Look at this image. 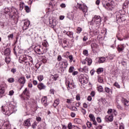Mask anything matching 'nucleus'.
Wrapping results in <instances>:
<instances>
[{"mask_svg": "<svg viewBox=\"0 0 129 129\" xmlns=\"http://www.w3.org/2000/svg\"><path fill=\"white\" fill-rule=\"evenodd\" d=\"M1 110L4 114L9 116L13 113L14 111H17V108L16 106L11 103L7 106H2L1 107Z\"/></svg>", "mask_w": 129, "mask_h": 129, "instance_id": "nucleus-1", "label": "nucleus"}, {"mask_svg": "<svg viewBox=\"0 0 129 129\" xmlns=\"http://www.w3.org/2000/svg\"><path fill=\"white\" fill-rule=\"evenodd\" d=\"M25 63H28V64H33V58H32L30 56L24 55H21L19 57V62L20 63H23L25 62Z\"/></svg>", "mask_w": 129, "mask_h": 129, "instance_id": "nucleus-2", "label": "nucleus"}, {"mask_svg": "<svg viewBox=\"0 0 129 129\" xmlns=\"http://www.w3.org/2000/svg\"><path fill=\"white\" fill-rule=\"evenodd\" d=\"M77 8L81 11L84 14H86L88 12V7L85 4L77 3Z\"/></svg>", "mask_w": 129, "mask_h": 129, "instance_id": "nucleus-3", "label": "nucleus"}, {"mask_svg": "<svg viewBox=\"0 0 129 129\" xmlns=\"http://www.w3.org/2000/svg\"><path fill=\"white\" fill-rule=\"evenodd\" d=\"M101 23V17L99 16H95L94 17L92 20L90 25L91 26H93L94 24H96V25H98L100 24Z\"/></svg>", "mask_w": 129, "mask_h": 129, "instance_id": "nucleus-4", "label": "nucleus"}, {"mask_svg": "<svg viewBox=\"0 0 129 129\" xmlns=\"http://www.w3.org/2000/svg\"><path fill=\"white\" fill-rule=\"evenodd\" d=\"M42 49H43V47L40 45H36L34 47V51L39 55L44 54V51L42 50Z\"/></svg>", "mask_w": 129, "mask_h": 129, "instance_id": "nucleus-5", "label": "nucleus"}, {"mask_svg": "<svg viewBox=\"0 0 129 129\" xmlns=\"http://www.w3.org/2000/svg\"><path fill=\"white\" fill-rule=\"evenodd\" d=\"M80 82L81 84H87L88 83V76L86 75L81 76L80 78Z\"/></svg>", "mask_w": 129, "mask_h": 129, "instance_id": "nucleus-6", "label": "nucleus"}, {"mask_svg": "<svg viewBox=\"0 0 129 129\" xmlns=\"http://www.w3.org/2000/svg\"><path fill=\"white\" fill-rule=\"evenodd\" d=\"M68 66V62L67 61H61L59 62V67L61 72H64V69Z\"/></svg>", "mask_w": 129, "mask_h": 129, "instance_id": "nucleus-7", "label": "nucleus"}, {"mask_svg": "<svg viewBox=\"0 0 129 129\" xmlns=\"http://www.w3.org/2000/svg\"><path fill=\"white\" fill-rule=\"evenodd\" d=\"M66 84L67 86H68V89L69 90L70 89H74L76 87L75 84L73 82H70L69 81H66Z\"/></svg>", "mask_w": 129, "mask_h": 129, "instance_id": "nucleus-8", "label": "nucleus"}, {"mask_svg": "<svg viewBox=\"0 0 129 129\" xmlns=\"http://www.w3.org/2000/svg\"><path fill=\"white\" fill-rule=\"evenodd\" d=\"M115 15L116 21H118V20H121L122 22H123V21H125V19L123 18V15H121V14H120V12H117L115 13Z\"/></svg>", "mask_w": 129, "mask_h": 129, "instance_id": "nucleus-9", "label": "nucleus"}, {"mask_svg": "<svg viewBox=\"0 0 129 129\" xmlns=\"http://www.w3.org/2000/svg\"><path fill=\"white\" fill-rule=\"evenodd\" d=\"M24 25L23 26V30H27L28 28H29V26H30V21L28 20H25L23 21Z\"/></svg>", "mask_w": 129, "mask_h": 129, "instance_id": "nucleus-10", "label": "nucleus"}, {"mask_svg": "<svg viewBox=\"0 0 129 129\" xmlns=\"http://www.w3.org/2000/svg\"><path fill=\"white\" fill-rule=\"evenodd\" d=\"M89 117H90V120L93 121V124L94 125H96L97 124V122H96V120H95V116H94V115L93 114H90L89 115Z\"/></svg>", "mask_w": 129, "mask_h": 129, "instance_id": "nucleus-11", "label": "nucleus"}, {"mask_svg": "<svg viewBox=\"0 0 129 129\" xmlns=\"http://www.w3.org/2000/svg\"><path fill=\"white\" fill-rule=\"evenodd\" d=\"M48 99L46 96L43 97L42 99H41V103L44 105V106H47L48 105Z\"/></svg>", "mask_w": 129, "mask_h": 129, "instance_id": "nucleus-12", "label": "nucleus"}, {"mask_svg": "<svg viewBox=\"0 0 129 129\" xmlns=\"http://www.w3.org/2000/svg\"><path fill=\"white\" fill-rule=\"evenodd\" d=\"M18 82L20 84H22V85H25V84L26 83V78L25 77H21L19 78L18 79Z\"/></svg>", "mask_w": 129, "mask_h": 129, "instance_id": "nucleus-13", "label": "nucleus"}, {"mask_svg": "<svg viewBox=\"0 0 129 129\" xmlns=\"http://www.w3.org/2000/svg\"><path fill=\"white\" fill-rule=\"evenodd\" d=\"M23 94L26 95V100H29V99H30V94L29 93V91H28V88H25V89L23 91Z\"/></svg>", "mask_w": 129, "mask_h": 129, "instance_id": "nucleus-14", "label": "nucleus"}, {"mask_svg": "<svg viewBox=\"0 0 129 129\" xmlns=\"http://www.w3.org/2000/svg\"><path fill=\"white\" fill-rule=\"evenodd\" d=\"M112 3L113 2H111L110 3H108L105 4H103V6L106 9V10H108L109 8L110 9V7L111 8H113Z\"/></svg>", "mask_w": 129, "mask_h": 129, "instance_id": "nucleus-15", "label": "nucleus"}, {"mask_svg": "<svg viewBox=\"0 0 129 129\" xmlns=\"http://www.w3.org/2000/svg\"><path fill=\"white\" fill-rule=\"evenodd\" d=\"M37 87L39 90H42L46 88V86L43 83H39L37 85Z\"/></svg>", "mask_w": 129, "mask_h": 129, "instance_id": "nucleus-16", "label": "nucleus"}, {"mask_svg": "<svg viewBox=\"0 0 129 129\" xmlns=\"http://www.w3.org/2000/svg\"><path fill=\"white\" fill-rule=\"evenodd\" d=\"M60 45L64 49H65V48H67V47H69V45H68V43L67 42V39L64 38L63 41V43Z\"/></svg>", "mask_w": 129, "mask_h": 129, "instance_id": "nucleus-17", "label": "nucleus"}, {"mask_svg": "<svg viewBox=\"0 0 129 129\" xmlns=\"http://www.w3.org/2000/svg\"><path fill=\"white\" fill-rule=\"evenodd\" d=\"M79 70L81 72H85V73H88V67L85 66L83 68H80Z\"/></svg>", "mask_w": 129, "mask_h": 129, "instance_id": "nucleus-18", "label": "nucleus"}, {"mask_svg": "<svg viewBox=\"0 0 129 129\" xmlns=\"http://www.w3.org/2000/svg\"><path fill=\"white\" fill-rule=\"evenodd\" d=\"M67 18L69 19V20H73L74 19V13L71 12L68 13Z\"/></svg>", "mask_w": 129, "mask_h": 129, "instance_id": "nucleus-19", "label": "nucleus"}, {"mask_svg": "<svg viewBox=\"0 0 129 129\" xmlns=\"http://www.w3.org/2000/svg\"><path fill=\"white\" fill-rule=\"evenodd\" d=\"M117 49L118 52H122L124 50V44H122L118 45Z\"/></svg>", "mask_w": 129, "mask_h": 129, "instance_id": "nucleus-20", "label": "nucleus"}, {"mask_svg": "<svg viewBox=\"0 0 129 129\" xmlns=\"http://www.w3.org/2000/svg\"><path fill=\"white\" fill-rule=\"evenodd\" d=\"M105 120L106 121H110L111 122L113 120V116L110 115V116H106L105 117Z\"/></svg>", "mask_w": 129, "mask_h": 129, "instance_id": "nucleus-21", "label": "nucleus"}, {"mask_svg": "<svg viewBox=\"0 0 129 129\" xmlns=\"http://www.w3.org/2000/svg\"><path fill=\"white\" fill-rule=\"evenodd\" d=\"M24 125L25 126H27V127H29V126H31V121L29 119H27L24 121Z\"/></svg>", "mask_w": 129, "mask_h": 129, "instance_id": "nucleus-22", "label": "nucleus"}, {"mask_svg": "<svg viewBox=\"0 0 129 129\" xmlns=\"http://www.w3.org/2000/svg\"><path fill=\"white\" fill-rule=\"evenodd\" d=\"M121 101L122 103H123L124 105H126V106H129V101L126 100L125 98H122L121 99Z\"/></svg>", "mask_w": 129, "mask_h": 129, "instance_id": "nucleus-23", "label": "nucleus"}, {"mask_svg": "<svg viewBox=\"0 0 129 129\" xmlns=\"http://www.w3.org/2000/svg\"><path fill=\"white\" fill-rule=\"evenodd\" d=\"M51 78L54 80V81H56V80H57L58 79V78H59V75L56 74L55 75H52L51 76Z\"/></svg>", "mask_w": 129, "mask_h": 129, "instance_id": "nucleus-24", "label": "nucleus"}, {"mask_svg": "<svg viewBox=\"0 0 129 129\" xmlns=\"http://www.w3.org/2000/svg\"><path fill=\"white\" fill-rule=\"evenodd\" d=\"M90 34L91 36H96V35H98V34H99V32L98 30H94L93 32H90Z\"/></svg>", "mask_w": 129, "mask_h": 129, "instance_id": "nucleus-25", "label": "nucleus"}, {"mask_svg": "<svg viewBox=\"0 0 129 129\" xmlns=\"http://www.w3.org/2000/svg\"><path fill=\"white\" fill-rule=\"evenodd\" d=\"M33 34V30H27L25 32V35L26 36H32V34Z\"/></svg>", "mask_w": 129, "mask_h": 129, "instance_id": "nucleus-26", "label": "nucleus"}, {"mask_svg": "<svg viewBox=\"0 0 129 129\" xmlns=\"http://www.w3.org/2000/svg\"><path fill=\"white\" fill-rule=\"evenodd\" d=\"M60 103V100H59V99H56L53 103V106L54 107H56L57 106H58V105H59V104Z\"/></svg>", "mask_w": 129, "mask_h": 129, "instance_id": "nucleus-27", "label": "nucleus"}, {"mask_svg": "<svg viewBox=\"0 0 129 129\" xmlns=\"http://www.w3.org/2000/svg\"><path fill=\"white\" fill-rule=\"evenodd\" d=\"M105 60H106V59L104 57H101L98 58L99 63H104V62H105Z\"/></svg>", "mask_w": 129, "mask_h": 129, "instance_id": "nucleus-28", "label": "nucleus"}, {"mask_svg": "<svg viewBox=\"0 0 129 129\" xmlns=\"http://www.w3.org/2000/svg\"><path fill=\"white\" fill-rule=\"evenodd\" d=\"M85 61L87 62L89 66H90V64L92 63V59L89 57L86 58Z\"/></svg>", "mask_w": 129, "mask_h": 129, "instance_id": "nucleus-29", "label": "nucleus"}, {"mask_svg": "<svg viewBox=\"0 0 129 129\" xmlns=\"http://www.w3.org/2000/svg\"><path fill=\"white\" fill-rule=\"evenodd\" d=\"M67 35L70 38H74L73 36V35H74V33L72 31H68L67 32Z\"/></svg>", "mask_w": 129, "mask_h": 129, "instance_id": "nucleus-30", "label": "nucleus"}, {"mask_svg": "<svg viewBox=\"0 0 129 129\" xmlns=\"http://www.w3.org/2000/svg\"><path fill=\"white\" fill-rule=\"evenodd\" d=\"M37 79L39 82L43 81V80H44V76L40 75L37 76Z\"/></svg>", "mask_w": 129, "mask_h": 129, "instance_id": "nucleus-31", "label": "nucleus"}, {"mask_svg": "<svg viewBox=\"0 0 129 129\" xmlns=\"http://www.w3.org/2000/svg\"><path fill=\"white\" fill-rule=\"evenodd\" d=\"M20 9L22 11L24 9V8H25V3H24L23 2H21L20 3L19 5Z\"/></svg>", "mask_w": 129, "mask_h": 129, "instance_id": "nucleus-32", "label": "nucleus"}, {"mask_svg": "<svg viewBox=\"0 0 129 129\" xmlns=\"http://www.w3.org/2000/svg\"><path fill=\"white\" fill-rule=\"evenodd\" d=\"M98 91L99 92H102L103 91V87L101 86H99L97 87Z\"/></svg>", "mask_w": 129, "mask_h": 129, "instance_id": "nucleus-33", "label": "nucleus"}, {"mask_svg": "<svg viewBox=\"0 0 129 129\" xmlns=\"http://www.w3.org/2000/svg\"><path fill=\"white\" fill-rule=\"evenodd\" d=\"M103 72V68H99L97 70V73L98 74H100V73H102Z\"/></svg>", "mask_w": 129, "mask_h": 129, "instance_id": "nucleus-34", "label": "nucleus"}, {"mask_svg": "<svg viewBox=\"0 0 129 129\" xmlns=\"http://www.w3.org/2000/svg\"><path fill=\"white\" fill-rule=\"evenodd\" d=\"M5 62H6L7 64H9V63L11 62V58H10L9 56L6 57L5 58Z\"/></svg>", "mask_w": 129, "mask_h": 129, "instance_id": "nucleus-35", "label": "nucleus"}, {"mask_svg": "<svg viewBox=\"0 0 129 129\" xmlns=\"http://www.w3.org/2000/svg\"><path fill=\"white\" fill-rule=\"evenodd\" d=\"M91 46L92 49H95V48H97V44L95 43H92Z\"/></svg>", "mask_w": 129, "mask_h": 129, "instance_id": "nucleus-36", "label": "nucleus"}, {"mask_svg": "<svg viewBox=\"0 0 129 129\" xmlns=\"http://www.w3.org/2000/svg\"><path fill=\"white\" fill-rule=\"evenodd\" d=\"M10 12H11V9H10L8 8H6L4 9V13H5V14H8V13H10Z\"/></svg>", "mask_w": 129, "mask_h": 129, "instance_id": "nucleus-37", "label": "nucleus"}, {"mask_svg": "<svg viewBox=\"0 0 129 129\" xmlns=\"http://www.w3.org/2000/svg\"><path fill=\"white\" fill-rule=\"evenodd\" d=\"M74 71V67L71 66L69 70V73H73V71Z\"/></svg>", "mask_w": 129, "mask_h": 129, "instance_id": "nucleus-38", "label": "nucleus"}, {"mask_svg": "<svg viewBox=\"0 0 129 129\" xmlns=\"http://www.w3.org/2000/svg\"><path fill=\"white\" fill-rule=\"evenodd\" d=\"M82 32V28L81 27H78L77 28V34H80Z\"/></svg>", "mask_w": 129, "mask_h": 129, "instance_id": "nucleus-39", "label": "nucleus"}, {"mask_svg": "<svg viewBox=\"0 0 129 129\" xmlns=\"http://www.w3.org/2000/svg\"><path fill=\"white\" fill-rule=\"evenodd\" d=\"M42 45L43 47H45L47 48V47L49 46V44H48V42L45 41L44 42L42 43Z\"/></svg>", "mask_w": 129, "mask_h": 129, "instance_id": "nucleus-40", "label": "nucleus"}, {"mask_svg": "<svg viewBox=\"0 0 129 129\" xmlns=\"http://www.w3.org/2000/svg\"><path fill=\"white\" fill-rule=\"evenodd\" d=\"M5 92L6 91H0V97H4L5 96Z\"/></svg>", "mask_w": 129, "mask_h": 129, "instance_id": "nucleus-41", "label": "nucleus"}, {"mask_svg": "<svg viewBox=\"0 0 129 129\" xmlns=\"http://www.w3.org/2000/svg\"><path fill=\"white\" fill-rule=\"evenodd\" d=\"M25 10L26 13H30V7H29V6H25Z\"/></svg>", "mask_w": 129, "mask_h": 129, "instance_id": "nucleus-42", "label": "nucleus"}, {"mask_svg": "<svg viewBox=\"0 0 129 129\" xmlns=\"http://www.w3.org/2000/svg\"><path fill=\"white\" fill-rule=\"evenodd\" d=\"M113 86L116 87V88H120V86L117 82H115L113 84Z\"/></svg>", "mask_w": 129, "mask_h": 129, "instance_id": "nucleus-43", "label": "nucleus"}, {"mask_svg": "<svg viewBox=\"0 0 129 129\" xmlns=\"http://www.w3.org/2000/svg\"><path fill=\"white\" fill-rule=\"evenodd\" d=\"M105 91L107 93H109L110 92H111V89H109L108 87H106L105 88Z\"/></svg>", "mask_w": 129, "mask_h": 129, "instance_id": "nucleus-44", "label": "nucleus"}, {"mask_svg": "<svg viewBox=\"0 0 129 129\" xmlns=\"http://www.w3.org/2000/svg\"><path fill=\"white\" fill-rule=\"evenodd\" d=\"M8 81L10 83H13V82H15V79H14L13 78H11L8 79Z\"/></svg>", "mask_w": 129, "mask_h": 129, "instance_id": "nucleus-45", "label": "nucleus"}, {"mask_svg": "<svg viewBox=\"0 0 129 129\" xmlns=\"http://www.w3.org/2000/svg\"><path fill=\"white\" fill-rule=\"evenodd\" d=\"M98 82H99L100 83H102L103 82V79L100 77H98Z\"/></svg>", "mask_w": 129, "mask_h": 129, "instance_id": "nucleus-46", "label": "nucleus"}, {"mask_svg": "<svg viewBox=\"0 0 129 129\" xmlns=\"http://www.w3.org/2000/svg\"><path fill=\"white\" fill-rule=\"evenodd\" d=\"M11 10H12L11 13H13V14H16V13L18 12L17 9H16V8H11Z\"/></svg>", "mask_w": 129, "mask_h": 129, "instance_id": "nucleus-47", "label": "nucleus"}, {"mask_svg": "<svg viewBox=\"0 0 129 129\" xmlns=\"http://www.w3.org/2000/svg\"><path fill=\"white\" fill-rule=\"evenodd\" d=\"M0 91H6L5 86L3 84L0 85Z\"/></svg>", "mask_w": 129, "mask_h": 129, "instance_id": "nucleus-48", "label": "nucleus"}, {"mask_svg": "<svg viewBox=\"0 0 129 129\" xmlns=\"http://www.w3.org/2000/svg\"><path fill=\"white\" fill-rule=\"evenodd\" d=\"M5 55H10V50L8 49H6L4 51Z\"/></svg>", "mask_w": 129, "mask_h": 129, "instance_id": "nucleus-49", "label": "nucleus"}, {"mask_svg": "<svg viewBox=\"0 0 129 129\" xmlns=\"http://www.w3.org/2000/svg\"><path fill=\"white\" fill-rule=\"evenodd\" d=\"M87 125L88 126V127H91V126H92V123H91V122H89V121H88L87 122Z\"/></svg>", "mask_w": 129, "mask_h": 129, "instance_id": "nucleus-50", "label": "nucleus"}, {"mask_svg": "<svg viewBox=\"0 0 129 129\" xmlns=\"http://www.w3.org/2000/svg\"><path fill=\"white\" fill-rule=\"evenodd\" d=\"M69 58L70 59V63L72 62V61H73V56L72 55H71L69 56Z\"/></svg>", "mask_w": 129, "mask_h": 129, "instance_id": "nucleus-51", "label": "nucleus"}, {"mask_svg": "<svg viewBox=\"0 0 129 129\" xmlns=\"http://www.w3.org/2000/svg\"><path fill=\"white\" fill-rule=\"evenodd\" d=\"M83 54L85 56H88V51H87V50H84L83 51Z\"/></svg>", "mask_w": 129, "mask_h": 129, "instance_id": "nucleus-52", "label": "nucleus"}, {"mask_svg": "<svg viewBox=\"0 0 129 129\" xmlns=\"http://www.w3.org/2000/svg\"><path fill=\"white\" fill-rule=\"evenodd\" d=\"M14 93H15V91H14V90H11L9 92V95H10V96H12V95H14Z\"/></svg>", "mask_w": 129, "mask_h": 129, "instance_id": "nucleus-53", "label": "nucleus"}, {"mask_svg": "<svg viewBox=\"0 0 129 129\" xmlns=\"http://www.w3.org/2000/svg\"><path fill=\"white\" fill-rule=\"evenodd\" d=\"M32 83L35 86H36V85H38V81L37 80H33Z\"/></svg>", "mask_w": 129, "mask_h": 129, "instance_id": "nucleus-54", "label": "nucleus"}, {"mask_svg": "<svg viewBox=\"0 0 129 129\" xmlns=\"http://www.w3.org/2000/svg\"><path fill=\"white\" fill-rule=\"evenodd\" d=\"M71 110H74L75 111H77L78 109L75 106H72V108H71Z\"/></svg>", "mask_w": 129, "mask_h": 129, "instance_id": "nucleus-55", "label": "nucleus"}, {"mask_svg": "<svg viewBox=\"0 0 129 129\" xmlns=\"http://www.w3.org/2000/svg\"><path fill=\"white\" fill-rule=\"evenodd\" d=\"M114 57H115V55H114L113 54H111L109 56V59L110 60H113V59H114Z\"/></svg>", "mask_w": 129, "mask_h": 129, "instance_id": "nucleus-56", "label": "nucleus"}, {"mask_svg": "<svg viewBox=\"0 0 129 129\" xmlns=\"http://www.w3.org/2000/svg\"><path fill=\"white\" fill-rule=\"evenodd\" d=\"M11 72L12 73H13V74H15V73H16V72H17V69H15V68H13L11 69Z\"/></svg>", "mask_w": 129, "mask_h": 129, "instance_id": "nucleus-57", "label": "nucleus"}, {"mask_svg": "<svg viewBox=\"0 0 129 129\" xmlns=\"http://www.w3.org/2000/svg\"><path fill=\"white\" fill-rule=\"evenodd\" d=\"M68 128H72V123L70 122L68 125Z\"/></svg>", "mask_w": 129, "mask_h": 129, "instance_id": "nucleus-58", "label": "nucleus"}, {"mask_svg": "<svg viewBox=\"0 0 129 129\" xmlns=\"http://www.w3.org/2000/svg\"><path fill=\"white\" fill-rule=\"evenodd\" d=\"M8 38H9V39H13V38H14V34H12L9 35Z\"/></svg>", "mask_w": 129, "mask_h": 129, "instance_id": "nucleus-59", "label": "nucleus"}, {"mask_svg": "<svg viewBox=\"0 0 129 129\" xmlns=\"http://www.w3.org/2000/svg\"><path fill=\"white\" fill-rule=\"evenodd\" d=\"M128 4H129V2L128 1L126 0L124 3V6H125V7H126V6H128Z\"/></svg>", "mask_w": 129, "mask_h": 129, "instance_id": "nucleus-60", "label": "nucleus"}, {"mask_svg": "<svg viewBox=\"0 0 129 129\" xmlns=\"http://www.w3.org/2000/svg\"><path fill=\"white\" fill-rule=\"evenodd\" d=\"M97 121H98V122L100 123V122H101V118L100 117H98L97 118Z\"/></svg>", "mask_w": 129, "mask_h": 129, "instance_id": "nucleus-61", "label": "nucleus"}, {"mask_svg": "<svg viewBox=\"0 0 129 129\" xmlns=\"http://www.w3.org/2000/svg\"><path fill=\"white\" fill-rule=\"evenodd\" d=\"M82 112L83 114H86V110H85V109L82 108Z\"/></svg>", "mask_w": 129, "mask_h": 129, "instance_id": "nucleus-62", "label": "nucleus"}, {"mask_svg": "<svg viewBox=\"0 0 129 129\" xmlns=\"http://www.w3.org/2000/svg\"><path fill=\"white\" fill-rule=\"evenodd\" d=\"M32 128H36V126H37V123L34 122V123L32 124Z\"/></svg>", "mask_w": 129, "mask_h": 129, "instance_id": "nucleus-63", "label": "nucleus"}, {"mask_svg": "<svg viewBox=\"0 0 129 129\" xmlns=\"http://www.w3.org/2000/svg\"><path fill=\"white\" fill-rule=\"evenodd\" d=\"M121 64H122V65L123 66H124V67L126 66V62H125V61H122L121 62Z\"/></svg>", "mask_w": 129, "mask_h": 129, "instance_id": "nucleus-64", "label": "nucleus"}]
</instances>
